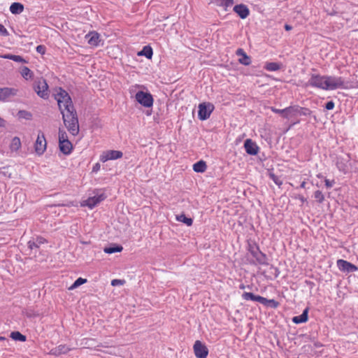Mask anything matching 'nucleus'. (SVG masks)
Listing matches in <instances>:
<instances>
[{
    "instance_id": "11",
    "label": "nucleus",
    "mask_w": 358,
    "mask_h": 358,
    "mask_svg": "<svg viewBox=\"0 0 358 358\" xmlns=\"http://www.w3.org/2000/svg\"><path fill=\"white\" fill-rule=\"evenodd\" d=\"M91 196V209L97 206L99 203L105 200L107 197L105 191L102 189H96L93 190Z\"/></svg>"
},
{
    "instance_id": "57",
    "label": "nucleus",
    "mask_w": 358,
    "mask_h": 358,
    "mask_svg": "<svg viewBox=\"0 0 358 358\" xmlns=\"http://www.w3.org/2000/svg\"><path fill=\"white\" fill-rule=\"evenodd\" d=\"M88 36H90V33L85 35V38H87Z\"/></svg>"
},
{
    "instance_id": "38",
    "label": "nucleus",
    "mask_w": 358,
    "mask_h": 358,
    "mask_svg": "<svg viewBox=\"0 0 358 358\" xmlns=\"http://www.w3.org/2000/svg\"><path fill=\"white\" fill-rule=\"evenodd\" d=\"M314 198L320 203L324 200V194L320 190H317L314 192Z\"/></svg>"
},
{
    "instance_id": "51",
    "label": "nucleus",
    "mask_w": 358,
    "mask_h": 358,
    "mask_svg": "<svg viewBox=\"0 0 358 358\" xmlns=\"http://www.w3.org/2000/svg\"><path fill=\"white\" fill-rule=\"evenodd\" d=\"M285 30H287V31H289V30H291V29H292V27L291 25H289V24H286L285 25Z\"/></svg>"
},
{
    "instance_id": "20",
    "label": "nucleus",
    "mask_w": 358,
    "mask_h": 358,
    "mask_svg": "<svg viewBox=\"0 0 358 358\" xmlns=\"http://www.w3.org/2000/svg\"><path fill=\"white\" fill-rule=\"evenodd\" d=\"M71 350V348H69L66 345H59V346H57L54 348H52L50 354L55 355V356H59L61 355L66 354Z\"/></svg>"
},
{
    "instance_id": "13",
    "label": "nucleus",
    "mask_w": 358,
    "mask_h": 358,
    "mask_svg": "<svg viewBox=\"0 0 358 358\" xmlns=\"http://www.w3.org/2000/svg\"><path fill=\"white\" fill-rule=\"evenodd\" d=\"M351 157L349 154L346 155L345 157H337L336 159V166L337 169L344 173H346L348 170V162L350 161Z\"/></svg>"
},
{
    "instance_id": "24",
    "label": "nucleus",
    "mask_w": 358,
    "mask_h": 358,
    "mask_svg": "<svg viewBox=\"0 0 358 358\" xmlns=\"http://www.w3.org/2000/svg\"><path fill=\"white\" fill-rule=\"evenodd\" d=\"M24 10V6L21 3L14 2L10 6V11L12 14L17 15L20 14Z\"/></svg>"
},
{
    "instance_id": "6",
    "label": "nucleus",
    "mask_w": 358,
    "mask_h": 358,
    "mask_svg": "<svg viewBox=\"0 0 358 358\" xmlns=\"http://www.w3.org/2000/svg\"><path fill=\"white\" fill-rule=\"evenodd\" d=\"M214 108V105L210 102L199 103L198 111V117L199 120H206L209 118Z\"/></svg>"
},
{
    "instance_id": "48",
    "label": "nucleus",
    "mask_w": 358,
    "mask_h": 358,
    "mask_svg": "<svg viewBox=\"0 0 358 358\" xmlns=\"http://www.w3.org/2000/svg\"><path fill=\"white\" fill-rule=\"evenodd\" d=\"M0 341H3L5 343L3 344L4 347L7 346L6 343L9 344V343H10L9 340H8L6 338H5L3 336H0Z\"/></svg>"
},
{
    "instance_id": "19",
    "label": "nucleus",
    "mask_w": 358,
    "mask_h": 358,
    "mask_svg": "<svg viewBox=\"0 0 358 358\" xmlns=\"http://www.w3.org/2000/svg\"><path fill=\"white\" fill-rule=\"evenodd\" d=\"M104 40L101 38V35L95 31H91V48L103 46Z\"/></svg>"
},
{
    "instance_id": "53",
    "label": "nucleus",
    "mask_w": 358,
    "mask_h": 358,
    "mask_svg": "<svg viewBox=\"0 0 358 358\" xmlns=\"http://www.w3.org/2000/svg\"><path fill=\"white\" fill-rule=\"evenodd\" d=\"M306 181H303L301 185H300V187L301 188H305L306 187Z\"/></svg>"
},
{
    "instance_id": "22",
    "label": "nucleus",
    "mask_w": 358,
    "mask_h": 358,
    "mask_svg": "<svg viewBox=\"0 0 358 358\" xmlns=\"http://www.w3.org/2000/svg\"><path fill=\"white\" fill-rule=\"evenodd\" d=\"M242 299L245 301H257L260 303H262V301H263V296L259 295H255L252 292H243L242 294Z\"/></svg>"
},
{
    "instance_id": "12",
    "label": "nucleus",
    "mask_w": 358,
    "mask_h": 358,
    "mask_svg": "<svg viewBox=\"0 0 358 358\" xmlns=\"http://www.w3.org/2000/svg\"><path fill=\"white\" fill-rule=\"evenodd\" d=\"M123 153L119 150H107L100 155V161L106 162L108 160H115L122 158Z\"/></svg>"
},
{
    "instance_id": "14",
    "label": "nucleus",
    "mask_w": 358,
    "mask_h": 358,
    "mask_svg": "<svg viewBox=\"0 0 358 358\" xmlns=\"http://www.w3.org/2000/svg\"><path fill=\"white\" fill-rule=\"evenodd\" d=\"M194 355L197 358H206L208 350L201 341H196L194 344Z\"/></svg>"
},
{
    "instance_id": "26",
    "label": "nucleus",
    "mask_w": 358,
    "mask_h": 358,
    "mask_svg": "<svg viewBox=\"0 0 358 358\" xmlns=\"http://www.w3.org/2000/svg\"><path fill=\"white\" fill-rule=\"evenodd\" d=\"M206 168V164L203 160H200L193 165V170L196 173H203Z\"/></svg>"
},
{
    "instance_id": "1",
    "label": "nucleus",
    "mask_w": 358,
    "mask_h": 358,
    "mask_svg": "<svg viewBox=\"0 0 358 358\" xmlns=\"http://www.w3.org/2000/svg\"><path fill=\"white\" fill-rule=\"evenodd\" d=\"M55 99L62 114L65 127L71 135H77L79 132L78 119L71 96L66 91L59 88V91L55 94Z\"/></svg>"
},
{
    "instance_id": "9",
    "label": "nucleus",
    "mask_w": 358,
    "mask_h": 358,
    "mask_svg": "<svg viewBox=\"0 0 358 358\" xmlns=\"http://www.w3.org/2000/svg\"><path fill=\"white\" fill-rule=\"evenodd\" d=\"M34 90L43 99L48 98V85L44 79L38 80L34 84Z\"/></svg>"
},
{
    "instance_id": "47",
    "label": "nucleus",
    "mask_w": 358,
    "mask_h": 358,
    "mask_svg": "<svg viewBox=\"0 0 358 358\" xmlns=\"http://www.w3.org/2000/svg\"><path fill=\"white\" fill-rule=\"evenodd\" d=\"M100 167H101V165L99 163H96L95 164L93 167H92V172H94V173H96L98 172L99 170H100Z\"/></svg>"
},
{
    "instance_id": "37",
    "label": "nucleus",
    "mask_w": 358,
    "mask_h": 358,
    "mask_svg": "<svg viewBox=\"0 0 358 358\" xmlns=\"http://www.w3.org/2000/svg\"><path fill=\"white\" fill-rule=\"evenodd\" d=\"M101 127V121L98 118L91 120V132L96 129H99Z\"/></svg>"
},
{
    "instance_id": "44",
    "label": "nucleus",
    "mask_w": 358,
    "mask_h": 358,
    "mask_svg": "<svg viewBox=\"0 0 358 358\" xmlns=\"http://www.w3.org/2000/svg\"><path fill=\"white\" fill-rule=\"evenodd\" d=\"M334 106L335 103L333 101H329L325 104V108L328 110H333Z\"/></svg>"
},
{
    "instance_id": "3",
    "label": "nucleus",
    "mask_w": 358,
    "mask_h": 358,
    "mask_svg": "<svg viewBox=\"0 0 358 358\" xmlns=\"http://www.w3.org/2000/svg\"><path fill=\"white\" fill-rule=\"evenodd\" d=\"M248 251L255 258V260L250 262L251 264L255 265L268 264L267 256L259 250V246L256 243H250L248 245Z\"/></svg>"
},
{
    "instance_id": "29",
    "label": "nucleus",
    "mask_w": 358,
    "mask_h": 358,
    "mask_svg": "<svg viewBox=\"0 0 358 358\" xmlns=\"http://www.w3.org/2000/svg\"><path fill=\"white\" fill-rule=\"evenodd\" d=\"M21 76L25 80H31L34 77L33 72L27 66H22L20 69Z\"/></svg>"
},
{
    "instance_id": "17",
    "label": "nucleus",
    "mask_w": 358,
    "mask_h": 358,
    "mask_svg": "<svg viewBox=\"0 0 358 358\" xmlns=\"http://www.w3.org/2000/svg\"><path fill=\"white\" fill-rule=\"evenodd\" d=\"M233 10L241 19H245L250 14L248 6L243 3L236 5Z\"/></svg>"
},
{
    "instance_id": "31",
    "label": "nucleus",
    "mask_w": 358,
    "mask_h": 358,
    "mask_svg": "<svg viewBox=\"0 0 358 358\" xmlns=\"http://www.w3.org/2000/svg\"><path fill=\"white\" fill-rule=\"evenodd\" d=\"M176 220L179 222L185 224L188 227L191 226L193 223V220L190 217H187L185 214H180L177 215Z\"/></svg>"
},
{
    "instance_id": "30",
    "label": "nucleus",
    "mask_w": 358,
    "mask_h": 358,
    "mask_svg": "<svg viewBox=\"0 0 358 358\" xmlns=\"http://www.w3.org/2000/svg\"><path fill=\"white\" fill-rule=\"evenodd\" d=\"M281 64L277 62H267L264 69L268 71H276L280 69Z\"/></svg>"
},
{
    "instance_id": "46",
    "label": "nucleus",
    "mask_w": 358,
    "mask_h": 358,
    "mask_svg": "<svg viewBox=\"0 0 358 358\" xmlns=\"http://www.w3.org/2000/svg\"><path fill=\"white\" fill-rule=\"evenodd\" d=\"M324 182H325V186L327 187V188H331L334 186V185L335 184V181L334 180H330L329 179H325L324 180Z\"/></svg>"
},
{
    "instance_id": "16",
    "label": "nucleus",
    "mask_w": 358,
    "mask_h": 358,
    "mask_svg": "<svg viewBox=\"0 0 358 358\" xmlns=\"http://www.w3.org/2000/svg\"><path fill=\"white\" fill-rule=\"evenodd\" d=\"M245 152L250 155H255L258 153L259 147L252 139L248 138L244 142Z\"/></svg>"
},
{
    "instance_id": "2",
    "label": "nucleus",
    "mask_w": 358,
    "mask_h": 358,
    "mask_svg": "<svg viewBox=\"0 0 358 358\" xmlns=\"http://www.w3.org/2000/svg\"><path fill=\"white\" fill-rule=\"evenodd\" d=\"M271 110L275 113L281 115L284 118L287 119L291 116H295L297 114L303 116H310L313 113L309 108L299 106H291L284 109H277L272 107Z\"/></svg>"
},
{
    "instance_id": "10",
    "label": "nucleus",
    "mask_w": 358,
    "mask_h": 358,
    "mask_svg": "<svg viewBox=\"0 0 358 358\" xmlns=\"http://www.w3.org/2000/svg\"><path fill=\"white\" fill-rule=\"evenodd\" d=\"M47 143L45 138V135L41 131H39L36 141L34 144L35 152L37 153V155H41L45 151Z\"/></svg>"
},
{
    "instance_id": "4",
    "label": "nucleus",
    "mask_w": 358,
    "mask_h": 358,
    "mask_svg": "<svg viewBox=\"0 0 358 358\" xmlns=\"http://www.w3.org/2000/svg\"><path fill=\"white\" fill-rule=\"evenodd\" d=\"M327 90L347 89L348 85L343 77L326 76Z\"/></svg>"
},
{
    "instance_id": "23",
    "label": "nucleus",
    "mask_w": 358,
    "mask_h": 358,
    "mask_svg": "<svg viewBox=\"0 0 358 358\" xmlns=\"http://www.w3.org/2000/svg\"><path fill=\"white\" fill-rule=\"evenodd\" d=\"M60 151L64 155H69L71 152L73 146L69 141L59 142Z\"/></svg>"
},
{
    "instance_id": "50",
    "label": "nucleus",
    "mask_w": 358,
    "mask_h": 358,
    "mask_svg": "<svg viewBox=\"0 0 358 358\" xmlns=\"http://www.w3.org/2000/svg\"><path fill=\"white\" fill-rule=\"evenodd\" d=\"M13 56V55L7 54V55H4L1 56V57L4 58V59H8L12 60L13 59V58H12Z\"/></svg>"
},
{
    "instance_id": "15",
    "label": "nucleus",
    "mask_w": 358,
    "mask_h": 358,
    "mask_svg": "<svg viewBox=\"0 0 358 358\" xmlns=\"http://www.w3.org/2000/svg\"><path fill=\"white\" fill-rule=\"evenodd\" d=\"M337 266L343 272L352 273L358 270L357 266L343 259L337 260Z\"/></svg>"
},
{
    "instance_id": "21",
    "label": "nucleus",
    "mask_w": 358,
    "mask_h": 358,
    "mask_svg": "<svg viewBox=\"0 0 358 358\" xmlns=\"http://www.w3.org/2000/svg\"><path fill=\"white\" fill-rule=\"evenodd\" d=\"M308 320V308H306L300 315L293 317L292 320L294 324H301L307 322Z\"/></svg>"
},
{
    "instance_id": "52",
    "label": "nucleus",
    "mask_w": 358,
    "mask_h": 358,
    "mask_svg": "<svg viewBox=\"0 0 358 358\" xmlns=\"http://www.w3.org/2000/svg\"><path fill=\"white\" fill-rule=\"evenodd\" d=\"M4 125H5V120L3 118L0 117V127H3Z\"/></svg>"
},
{
    "instance_id": "32",
    "label": "nucleus",
    "mask_w": 358,
    "mask_h": 358,
    "mask_svg": "<svg viewBox=\"0 0 358 358\" xmlns=\"http://www.w3.org/2000/svg\"><path fill=\"white\" fill-rule=\"evenodd\" d=\"M122 249H123L122 246L118 245H114L113 246L106 247L103 250L107 254H113L115 252H121L122 250Z\"/></svg>"
},
{
    "instance_id": "45",
    "label": "nucleus",
    "mask_w": 358,
    "mask_h": 358,
    "mask_svg": "<svg viewBox=\"0 0 358 358\" xmlns=\"http://www.w3.org/2000/svg\"><path fill=\"white\" fill-rule=\"evenodd\" d=\"M45 47L43 45H39L36 47V51L37 52L41 54V55H44L45 52Z\"/></svg>"
},
{
    "instance_id": "43",
    "label": "nucleus",
    "mask_w": 358,
    "mask_h": 358,
    "mask_svg": "<svg viewBox=\"0 0 358 358\" xmlns=\"http://www.w3.org/2000/svg\"><path fill=\"white\" fill-rule=\"evenodd\" d=\"M0 35L3 36H7L9 35V33L7 31V29L1 24H0Z\"/></svg>"
},
{
    "instance_id": "18",
    "label": "nucleus",
    "mask_w": 358,
    "mask_h": 358,
    "mask_svg": "<svg viewBox=\"0 0 358 358\" xmlns=\"http://www.w3.org/2000/svg\"><path fill=\"white\" fill-rule=\"evenodd\" d=\"M236 55L237 56L241 57L238 59V62L244 66H249L251 62V58L249 57L243 49L242 48H238L236 51Z\"/></svg>"
},
{
    "instance_id": "25",
    "label": "nucleus",
    "mask_w": 358,
    "mask_h": 358,
    "mask_svg": "<svg viewBox=\"0 0 358 358\" xmlns=\"http://www.w3.org/2000/svg\"><path fill=\"white\" fill-rule=\"evenodd\" d=\"M46 242L45 239L42 237H37L35 240L29 241L28 242V246L30 249L39 248L40 245L43 244Z\"/></svg>"
},
{
    "instance_id": "33",
    "label": "nucleus",
    "mask_w": 358,
    "mask_h": 358,
    "mask_svg": "<svg viewBox=\"0 0 358 358\" xmlns=\"http://www.w3.org/2000/svg\"><path fill=\"white\" fill-rule=\"evenodd\" d=\"M262 304L266 306H270L273 308H276L279 306V303L277 301H275L274 299H267L264 297H263V301H262Z\"/></svg>"
},
{
    "instance_id": "55",
    "label": "nucleus",
    "mask_w": 358,
    "mask_h": 358,
    "mask_svg": "<svg viewBox=\"0 0 358 358\" xmlns=\"http://www.w3.org/2000/svg\"><path fill=\"white\" fill-rule=\"evenodd\" d=\"M239 288H240L241 289H244L245 288V286L244 285V284H241V285H239Z\"/></svg>"
},
{
    "instance_id": "28",
    "label": "nucleus",
    "mask_w": 358,
    "mask_h": 358,
    "mask_svg": "<svg viewBox=\"0 0 358 358\" xmlns=\"http://www.w3.org/2000/svg\"><path fill=\"white\" fill-rule=\"evenodd\" d=\"M21 148V141L20 138L14 137L10 144V149L12 152H17Z\"/></svg>"
},
{
    "instance_id": "56",
    "label": "nucleus",
    "mask_w": 358,
    "mask_h": 358,
    "mask_svg": "<svg viewBox=\"0 0 358 358\" xmlns=\"http://www.w3.org/2000/svg\"><path fill=\"white\" fill-rule=\"evenodd\" d=\"M317 177L320 178H322V176L321 174H319V175H317Z\"/></svg>"
},
{
    "instance_id": "40",
    "label": "nucleus",
    "mask_w": 358,
    "mask_h": 358,
    "mask_svg": "<svg viewBox=\"0 0 358 358\" xmlns=\"http://www.w3.org/2000/svg\"><path fill=\"white\" fill-rule=\"evenodd\" d=\"M13 61L16 62L27 63V62L21 56L13 55Z\"/></svg>"
},
{
    "instance_id": "49",
    "label": "nucleus",
    "mask_w": 358,
    "mask_h": 358,
    "mask_svg": "<svg viewBox=\"0 0 358 358\" xmlns=\"http://www.w3.org/2000/svg\"><path fill=\"white\" fill-rule=\"evenodd\" d=\"M81 206H88L90 207V198H88L87 199L83 201L82 203H81Z\"/></svg>"
},
{
    "instance_id": "34",
    "label": "nucleus",
    "mask_w": 358,
    "mask_h": 358,
    "mask_svg": "<svg viewBox=\"0 0 358 358\" xmlns=\"http://www.w3.org/2000/svg\"><path fill=\"white\" fill-rule=\"evenodd\" d=\"M10 336L12 339L15 341H19L22 342H24L27 339L26 336L19 331L11 332Z\"/></svg>"
},
{
    "instance_id": "7",
    "label": "nucleus",
    "mask_w": 358,
    "mask_h": 358,
    "mask_svg": "<svg viewBox=\"0 0 358 358\" xmlns=\"http://www.w3.org/2000/svg\"><path fill=\"white\" fill-rule=\"evenodd\" d=\"M18 90L14 87H0V102L6 103L12 101L17 95Z\"/></svg>"
},
{
    "instance_id": "42",
    "label": "nucleus",
    "mask_w": 358,
    "mask_h": 358,
    "mask_svg": "<svg viewBox=\"0 0 358 358\" xmlns=\"http://www.w3.org/2000/svg\"><path fill=\"white\" fill-rule=\"evenodd\" d=\"M125 281L124 280L114 279L111 281V285L113 286H118L123 285Z\"/></svg>"
},
{
    "instance_id": "36",
    "label": "nucleus",
    "mask_w": 358,
    "mask_h": 358,
    "mask_svg": "<svg viewBox=\"0 0 358 358\" xmlns=\"http://www.w3.org/2000/svg\"><path fill=\"white\" fill-rule=\"evenodd\" d=\"M17 116L19 118L25 120H31L32 117V115L30 112L24 110H19L17 113Z\"/></svg>"
},
{
    "instance_id": "54",
    "label": "nucleus",
    "mask_w": 358,
    "mask_h": 358,
    "mask_svg": "<svg viewBox=\"0 0 358 358\" xmlns=\"http://www.w3.org/2000/svg\"><path fill=\"white\" fill-rule=\"evenodd\" d=\"M62 206H75L74 203L73 202H69L66 204H62Z\"/></svg>"
},
{
    "instance_id": "39",
    "label": "nucleus",
    "mask_w": 358,
    "mask_h": 358,
    "mask_svg": "<svg viewBox=\"0 0 358 358\" xmlns=\"http://www.w3.org/2000/svg\"><path fill=\"white\" fill-rule=\"evenodd\" d=\"M69 141L66 131L62 129H59V142Z\"/></svg>"
},
{
    "instance_id": "27",
    "label": "nucleus",
    "mask_w": 358,
    "mask_h": 358,
    "mask_svg": "<svg viewBox=\"0 0 358 358\" xmlns=\"http://www.w3.org/2000/svg\"><path fill=\"white\" fill-rule=\"evenodd\" d=\"M138 55L139 56H145L148 59H151L153 55L152 48L150 45H145Z\"/></svg>"
},
{
    "instance_id": "41",
    "label": "nucleus",
    "mask_w": 358,
    "mask_h": 358,
    "mask_svg": "<svg viewBox=\"0 0 358 358\" xmlns=\"http://www.w3.org/2000/svg\"><path fill=\"white\" fill-rule=\"evenodd\" d=\"M270 178L273 180V181L276 184L278 185V186L281 185H282V181L280 180V178L276 176L275 174L273 173H271L270 174Z\"/></svg>"
},
{
    "instance_id": "35",
    "label": "nucleus",
    "mask_w": 358,
    "mask_h": 358,
    "mask_svg": "<svg viewBox=\"0 0 358 358\" xmlns=\"http://www.w3.org/2000/svg\"><path fill=\"white\" fill-rule=\"evenodd\" d=\"M87 282V280L85 279V278H78L73 283L72 285H71V287L69 288L70 290H72V289H74L77 287H78L79 286H80L81 285Z\"/></svg>"
},
{
    "instance_id": "8",
    "label": "nucleus",
    "mask_w": 358,
    "mask_h": 358,
    "mask_svg": "<svg viewBox=\"0 0 358 358\" xmlns=\"http://www.w3.org/2000/svg\"><path fill=\"white\" fill-rule=\"evenodd\" d=\"M136 100L144 107H151L153 104L152 96L149 92H138L135 95Z\"/></svg>"
},
{
    "instance_id": "5",
    "label": "nucleus",
    "mask_w": 358,
    "mask_h": 358,
    "mask_svg": "<svg viewBox=\"0 0 358 358\" xmlns=\"http://www.w3.org/2000/svg\"><path fill=\"white\" fill-rule=\"evenodd\" d=\"M326 76H321L320 74L313 73L306 84V87L310 86L312 87L319 88L323 90H327Z\"/></svg>"
}]
</instances>
